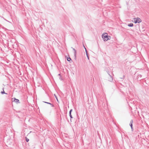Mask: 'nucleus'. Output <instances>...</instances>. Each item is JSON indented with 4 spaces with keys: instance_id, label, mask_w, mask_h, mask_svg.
Returning <instances> with one entry per match:
<instances>
[{
    "instance_id": "nucleus-8",
    "label": "nucleus",
    "mask_w": 149,
    "mask_h": 149,
    "mask_svg": "<svg viewBox=\"0 0 149 149\" xmlns=\"http://www.w3.org/2000/svg\"><path fill=\"white\" fill-rule=\"evenodd\" d=\"M108 79L109 81L111 82L113 80L112 76L110 74H109V77L108 78Z\"/></svg>"
},
{
    "instance_id": "nucleus-7",
    "label": "nucleus",
    "mask_w": 149,
    "mask_h": 149,
    "mask_svg": "<svg viewBox=\"0 0 149 149\" xmlns=\"http://www.w3.org/2000/svg\"><path fill=\"white\" fill-rule=\"evenodd\" d=\"M72 109H71L70 110L69 112V116H70V118L71 121V119H72L73 118V117H72V116L71 115V113H72Z\"/></svg>"
},
{
    "instance_id": "nucleus-10",
    "label": "nucleus",
    "mask_w": 149,
    "mask_h": 149,
    "mask_svg": "<svg viewBox=\"0 0 149 149\" xmlns=\"http://www.w3.org/2000/svg\"><path fill=\"white\" fill-rule=\"evenodd\" d=\"M67 61H69L70 63H71L72 61V59L69 57H67Z\"/></svg>"
},
{
    "instance_id": "nucleus-4",
    "label": "nucleus",
    "mask_w": 149,
    "mask_h": 149,
    "mask_svg": "<svg viewBox=\"0 0 149 149\" xmlns=\"http://www.w3.org/2000/svg\"><path fill=\"white\" fill-rule=\"evenodd\" d=\"M12 101L13 102H14L16 103L17 104H19L20 103L19 100L16 98L15 97L12 98Z\"/></svg>"
},
{
    "instance_id": "nucleus-1",
    "label": "nucleus",
    "mask_w": 149,
    "mask_h": 149,
    "mask_svg": "<svg viewBox=\"0 0 149 149\" xmlns=\"http://www.w3.org/2000/svg\"><path fill=\"white\" fill-rule=\"evenodd\" d=\"M102 37L104 41L110 40L111 38V36H108L107 33H103L102 35Z\"/></svg>"
},
{
    "instance_id": "nucleus-21",
    "label": "nucleus",
    "mask_w": 149,
    "mask_h": 149,
    "mask_svg": "<svg viewBox=\"0 0 149 149\" xmlns=\"http://www.w3.org/2000/svg\"><path fill=\"white\" fill-rule=\"evenodd\" d=\"M131 131L133 132L134 131V128L133 127L131 128Z\"/></svg>"
},
{
    "instance_id": "nucleus-11",
    "label": "nucleus",
    "mask_w": 149,
    "mask_h": 149,
    "mask_svg": "<svg viewBox=\"0 0 149 149\" xmlns=\"http://www.w3.org/2000/svg\"><path fill=\"white\" fill-rule=\"evenodd\" d=\"M84 48L85 49V52H86V55H87V56L88 58V59H89V57H88V52H87V51L86 49V48L85 47H84Z\"/></svg>"
},
{
    "instance_id": "nucleus-19",
    "label": "nucleus",
    "mask_w": 149,
    "mask_h": 149,
    "mask_svg": "<svg viewBox=\"0 0 149 149\" xmlns=\"http://www.w3.org/2000/svg\"><path fill=\"white\" fill-rule=\"evenodd\" d=\"M100 101H99L98 102H97V104H98V105H99V104H100Z\"/></svg>"
},
{
    "instance_id": "nucleus-3",
    "label": "nucleus",
    "mask_w": 149,
    "mask_h": 149,
    "mask_svg": "<svg viewBox=\"0 0 149 149\" xmlns=\"http://www.w3.org/2000/svg\"><path fill=\"white\" fill-rule=\"evenodd\" d=\"M134 22L135 24L139 23L142 21L141 19L139 17L134 18Z\"/></svg>"
},
{
    "instance_id": "nucleus-6",
    "label": "nucleus",
    "mask_w": 149,
    "mask_h": 149,
    "mask_svg": "<svg viewBox=\"0 0 149 149\" xmlns=\"http://www.w3.org/2000/svg\"><path fill=\"white\" fill-rule=\"evenodd\" d=\"M136 75H137V79H138L139 80H140L142 79L141 78L142 77L141 75L140 74H137Z\"/></svg>"
},
{
    "instance_id": "nucleus-5",
    "label": "nucleus",
    "mask_w": 149,
    "mask_h": 149,
    "mask_svg": "<svg viewBox=\"0 0 149 149\" xmlns=\"http://www.w3.org/2000/svg\"><path fill=\"white\" fill-rule=\"evenodd\" d=\"M71 48L73 49V50L74 52V59L75 61H76V59H77V58H76L77 52H76V50L74 48H73L72 47Z\"/></svg>"
},
{
    "instance_id": "nucleus-13",
    "label": "nucleus",
    "mask_w": 149,
    "mask_h": 149,
    "mask_svg": "<svg viewBox=\"0 0 149 149\" xmlns=\"http://www.w3.org/2000/svg\"><path fill=\"white\" fill-rule=\"evenodd\" d=\"M136 132L138 134L139 133H141L140 132V130H139V128H137V129H136Z\"/></svg>"
},
{
    "instance_id": "nucleus-14",
    "label": "nucleus",
    "mask_w": 149,
    "mask_h": 149,
    "mask_svg": "<svg viewBox=\"0 0 149 149\" xmlns=\"http://www.w3.org/2000/svg\"><path fill=\"white\" fill-rule=\"evenodd\" d=\"M128 26L129 27H132L134 26V25L132 23H130L128 24Z\"/></svg>"
},
{
    "instance_id": "nucleus-23",
    "label": "nucleus",
    "mask_w": 149,
    "mask_h": 149,
    "mask_svg": "<svg viewBox=\"0 0 149 149\" xmlns=\"http://www.w3.org/2000/svg\"><path fill=\"white\" fill-rule=\"evenodd\" d=\"M58 76H61V74H58Z\"/></svg>"
},
{
    "instance_id": "nucleus-9",
    "label": "nucleus",
    "mask_w": 149,
    "mask_h": 149,
    "mask_svg": "<svg viewBox=\"0 0 149 149\" xmlns=\"http://www.w3.org/2000/svg\"><path fill=\"white\" fill-rule=\"evenodd\" d=\"M133 120L132 119L131 120L130 123V126L131 128L133 127Z\"/></svg>"
},
{
    "instance_id": "nucleus-18",
    "label": "nucleus",
    "mask_w": 149,
    "mask_h": 149,
    "mask_svg": "<svg viewBox=\"0 0 149 149\" xmlns=\"http://www.w3.org/2000/svg\"><path fill=\"white\" fill-rule=\"evenodd\" d=\"M124 77H125V76L123 75L122 77H121V78H120L121 79H123L124 78Z\"/></svg>"
},
{
    "instance_id": "nucleus-12",
    "label": "nucleus",
    "mask_w": 149,
    "mask_h": 149,
    "mask_svg": "<svg viewBox=\"0 0 149 149\" xmlns=\"http://www.w3.org/2000/svg\"><path fill=\"white\" fill-rule=\"evenodd\" d=\"M43 102L45 103H47V104H48L51 105V106H52V107H54V105L53 104H52L50 102H44V101H43Z\"/></svg>"
},
{
    "instance_id": "nucleus-22",
    "label": "nucleus",
    "mask_w": 149,
    "mask_h": 149,
    "mask_svg": "<svg viewBox=\"0 0 149 149\" xmlns=\"http://www.w3.org/2000/svg\"><path fill=\"white\" fill-rule=\"evenodd\" d=\"M107 72V73H108V74H109H109H109V71H108V72Z\"/></svg>"
},
{
    "instance_id": "nucleus-16",
    "label": "nucleus",
    "mask_w": 149,
    "mask_h": 149,
    "mask_svg": "<svg viewBox=\"0 0 149 149\" xmlns=\"http://www.w3.org/2000/svg\"><path fill=\"white\" fill-rule=\"evenodd\" d=\"M25 139H26V142H28L29 141V139H28L26 137H25Z\"/></svg>"
},
{
    "instance_id": "nucleus-15",
    "label": "nucleus",
    "mask_w": 149,
    "mask_h": 149,
    "mask_svg": "<svg viewBox=\"0 0 149 149\" xmlns=\"http://www.w3.org/2000/svg\"><path fill=\"white\" fill-rule=\"evenodd\" d=\"M4 88H3V91H1V93L2 94H7V93H5V91H4V90H3Z\"/></svg>"
},
{
    "instance_id": "nucleus-2",
    "label": "nucleus",
    "mask_w": 149,
    "mask_h": 149,
    "mask_svg": "<svg viewBox=\"0 0 149 149\" xmlns=\"http://www.w3.org/2000/svg\"><path fill=\"white\" fill-rule=\"evenodd\" d=\"M13 108L10 107H5L4 109V111L7 113H9L12 112Z\"/></svg>"
},
{
    "instance_id": "nucleus-24",
    "label": "nucleus",
    "mask_w": 149,
    "mask_h": 149,
    "mask_svg": "<svg viewBox=\"0 0 149 149\" xmlns=\"http://www.w3.org/2000/svg\"><path fill=\"white\" fill-rule=\"evenodd\" d=\"M100 101H101V102H102V100H100Z\"/></svg>"
},
{
    "instance_id": "nucleus-17",
    "label": "nucleus",
    "mask_w": 149,
    "mask_h": 149,
    "mask_svg": "<svg viewBox=\"0 0 149 149\" xmlns=\"http://www.w3.org/2000/svg\"><path fill=\"white\" fill-rule=\"evenodd\" d=\"M59 79L61 80H63V79L61 77V76H60V77H59Z\"/></svg>"
},
{
    "instance_id": "nucleus-20",
    "label": "nucleus",
    "mask_w": 149,
    "mask_h": 149,
    "mask_svg": "<svg viewBox=\"0 0 149 149\" xmlns=\"http://www.w3.org/2000/svg\"><path fill=\"white\" fill-rule=\"evenodd\" d=\"M54 95L55 96V97H56V98L57 101H58V98H57V97L54 94Z\"/></svg>"
}]
</instances>
